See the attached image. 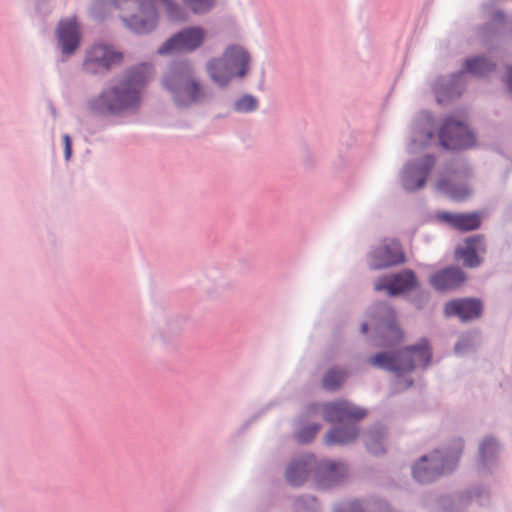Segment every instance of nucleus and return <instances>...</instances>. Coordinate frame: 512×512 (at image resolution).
I'll return each mask as SVG.
<instances>
[{"mask_svg": "<svg viewBox=\"0 0 512 512\" xmlns=\"http://www.w3.org/2000/svg\"><path fill=\"white\" fill-rule=\"evenodd\" d=\"M152 76L151 65L141 64L131 68L122 81L105 90L91 102V109L97 114L104 115L136 108L140 103L141 92Z\"/></svg>", "mask_w": 512, "mask_h": 512, "instance_id": "1", "label": "nucleus"}, {"mask_svg": "<svg viewBox=\"0 0 512 512\" xmlns=\"http://www.w3.org/2000/svg\"><path fill=\"white\" fill-rule=\"evenodd\" d=\"M366 411L347 401L328 403L324 406V418L329 422L344 423L333 428L326 435L328 444H348L356 439L358 430L350 420H359L365 417Z\"/></svg>", "mask_w": 512, "mask_h": 512, "instance_id": "2", "label": "nucleus"}, {"mask_svg": "<svg viewBox=\"0 0 512 512\" xmlns=\"http://www.w3.org/2000/svg\"><path fill=\"white\" fill-rule=\"evenodd\" d=\"M431 348L426 340L390 355L379 353L369 359L373 366L395 372L398 376L411 372L416 366L426 367L431 361Z\"/></svg>", "mask_w": 512, "mask_h": 512, "instance_id": "3", "label": "nucleus"}, {"mask_svg": "<svg viewBox=\"0 0 512 512\" xmlns=\"http://www.w3.org/2000/svg\"><path fill=\"white\" fill-rule=\"evenodd\" d=\"M163 81L180 106L200 103L206 98L205 89L193 77V69L189 63L175 65Z\"/></svg>", "mask_w": 512, "mask_h": 512, "instance_id": "4", "label": "nucleus"}, {"mask_svg": "<svg viewBox=\"0 0 512 512\" xmlns=\"http://www.w3.org/2000/svg\"><path fill=\"white\" fill-rule=\"evenodd\" d=\"M118 8H123L127 3L137 7L140 15L123 17L127 25L137 33H146L152 30L157 22L156 6L163 7L171 19H183L178 6L172 0H114Z\"/></svg>", "mask_w": 512, "mask_h": 512, "instance_id": "5", "label": "nucleus"}, {"mask_svg": "<svg viewBox=\"0 0 512 512\" xmlns=\"http://www.w3.org/2000/svg\"><path fill=\"white\" fill-rule=\"evenodd\" d=\"M462 448V446L460 447ZM461 449L455 455H442L436 451L424 456L413 468V476L420 483H428L449 472L456 465Z\"/></svg>", "mask_w": 512, "mask_h": 512, "instance_id": "6", "label": "nucleus"}, {"mask_svg": "<svg viewBox=\"0 0 512 512\" xmlns=\"http://www.w3.org/2000/svg\"><path fill=\"white\" fill-rule=\"evenodd\" d=\"M440 144L446 149H464L475 145L476 139L469 128L459 120L447 118L439 132Z\"/></svg>", "mask_w": 512, "mask_h": 512, "instance_id": "7", "label": "nucleus"}, {"mask_svg": "<svg viewBox=\"0 0 512 512\" xmlns=\"http://www.w3.org/2000/svg\"><path fill=\"white\" fill-rule=\"evenodd\" d=\"M206 32L201 27L186 28L169 38L159 49L158 53L192 52L204 42Z\"/></svg>", "mask_w": 512, "mask_h": 512, "instance_id": "8", "label": "nucleus"}, {"mask_svg": "<svg viewBox=\"0 0 512 512\" xmlns=\"http://www.w3.org/2000/svg\"><path fill=\"white\" fill-rule=\"evenodd\" d=\"M123 55L106 45H94L87 53L84 68L87 72L96 74L108 70L113 65L120 64Z\"/></svg>", "mask_w": 512, "mask_h": 512, "instance_id": "9", "label": "nucleus"}, {"mask_svg": "<svg viewBox=\"0 0 512 512\" xmlns=\"http://www.w3.org/2000/svg\"><path fill=\"white\" fill-rule=\"evenodd\" d=\"M370 268L373 270L387 268L404 262L405 256L397 240L384 241L371 254Z\"/></svg>", "mask_w": 512, "mask_h": 512, "instance_id": "10", "label": "nucleus"}, {"mask_svg": "<svg viewBox=\"0 0 512 512\" xmlns=\"http://www.w3.org/2000/svg\"><path fill=\"white\" fill-rule=\"evenodd\" d=\"M434 164L435 159L432 156H426L419 164H408L405 167L403 178L405 189L414 191L422 188Z\"/></svg>", "mask_w": 512, "mask_h": 512, "instance_id": "11", "label": "nucleus"}, {"mask_svg": "<svg viewBox=\"0 0 512 512\" xmlns=\"http://www.w3.org/2000/svg\"><path fill=\"white\" fill-rule=\"evenodd\" d=\"M416 285L417 280L415 274L410 270H405L391 277L379 279L375 283L374 289L376 291L386 290L389 295H397L413 289Z\"/></svg>", "mask_w": 512, "mask_h": 512, "instance_id": "12", "label": "nucleus"}, {"mask_svg": "<svg viewBox=\"0 0 512 512\" xmlns=\"http://www.w3.org/2000/svg\"><path fill=\"white\" fill-rule=\"evenodd\" d=\"M486 252L485 239L481 235L468 237L464 246L455 249V257L463 261L464 266L469 268L477 267L481 264L480 255Z\"/></svg>", "mask_w": 512, "mask_h": 512, "instance_id": "13", "label": "nucleus"}, {"mask_svg": "<svg viewBox=\"0 0 512 512\" xmlns=\"http://www.w3.org/2000/svg\"><path fill=\"white\" fill-rule=\"evenodd\" d=\"M446 316H458L462 321L472 320L480 316L482 304L477 299H458L445 305Z\"/></svg>", "mask_w": 512, "mask_h": 512, "instance_id": "14", "label": "nucleus"}, {"mask_svg": "<svg viewBox=\"0 0 512 512\" xmlns=\"http://www.w3.org/2000/svg\"><path fill=\"white\" fill-rule=\"evenodd\" d=\"M57 36L64 54H72L79 46L80 33L75 18L60 21Z\"/></svg>", "mask_w": 512, "mask_h": 512, "instance_id": "15", "label": "nucleus"}, {"mask_svg": "<svg viewBox=\"0 0 512 512\" xmlns=\"http://www.w3.org/2000/svg\"><path fill=\"white\" fill-rule=\"evenodd\" d=\"M464 272L457 267H449L431 276L432 286L439 291L453 290L465 281Z\"/></svg>", "mask_w": 512, "mask_h": 512, "instance_id": "16", "label": "nucleus"}, {"mask_svg": "<svg viewBox=\"0 0 512 512\" xmlns=\"http://www.w3.org/2000/svg\"><path fill=\"white\" fill-rule=\"evenodd\" d=\"M439 219L460 231L476 230L481 225V216L478 212L472 213H450L442 212Z\"/></svg>", "mask_w": 512, "mask_h": 512, "instance_id": "17", "label": "nucleus"}, {"mask_svg": "<svg viewBox=\"0 0 512 512\" xmlns=\"http://www.w3.org/2000/svg\"><path fill=\"white\" fill-rule=\"evenodd\" d=\"M223 58L233 70L235 76L242 78L247 74L250 55L243 47L238 45H231L227 47L223 54Z\"/></svg>", "mask_w": 512, "mask_h": 512, "instance_id": "18", "label": "nucleus"}, {"mask_svg": "<svg viewBox=\"0 0 512 512\" xmlns=\"http://www.w3.org/2000/svg\"><path fill=\"white\" fill-rule=\"evenodd\" d=\"M436 187L438 191L457 201L465 200L471 194L469 186L459 185L454 175L449 178L442 177L438 180Z\"/></svg>", "mask_w": 512, "mask_h": 512, "instance_id": "19", "label": "nucleus"}, {"mask_svg": "<svg viewBox=\"0 0 512 512\" xmlns=\"http://www.w3.org/2000/svg\"><path fill=\"white\" fill-rule=\"evenodd\" d=\"M207 71L209 76L216 84L226 86L228 82L235 76L228 63L221 58H214L207 63Z\"/></svg>", "mask_w": 512, "mask_h": 512, "instance_id": "20", "label": "nucleus"}, {"mask_svg": "<svg viewBox=\"0 0 512 512\" xmlns=\"http://www.w3.org/2000/svg\"><path fill=\"white\" fill-rule=\"evenodd\" d=\"M312 462V457H307L305 460L293 462L286 471L287 481L295 486L302 484L311 470L310 466Z\"/></svg>", "mask_w": 512, "mask_h": 512, "instance_id": "21", "label": "nucleus"}, {"mask_svg": "<svg viewBox=\"0 0 512 512\" xmlns=\"http://www.w3.org/2000/svg\"><path fill=\"white\" fill-rule=\"evenodd\" d=\"M312 462V457H307L305 460L293 462L286 471L287 481L295 486L302 484L311 470L310 466Z\"/></svg>", "mask_w": 512, "mask_h": 512, "instance_id": "22", "label": "nucleus"}, {"mask_svg": "<svg viewBox=\"0 0 512 512\" xmlns=\"http://www.w3.org/2000/svg\"><path fill=\"white\" fill-rule=\"evenodd\" d=\"M496 64L485 57H474L467 59L464 64V71L475 76H486L493 72Z\"/></svg>", "mask_w": 512, "mask_h": 512, "instance_id": "23", "label": "nucleus"}, {"mask_svg": "<svg viewBox=\"0 0 512 512\" xmlns=\"http://www.w3.org/2000/svg\"><path fill=\"white\" fill-rule=\"evenodd\" d=\"M345 378L346 373L344 371L331 369L326 373V375L323 378V386L326 389L334 390L342 384Z\"/></svg>", "mask_w": 512, "mask_h": 512, "instance_id": "24", "label": "nucleus"}, {"mask_svg": "<svg viewBox=\"0 0 512 512\" xmlns=\"http://www.w3.org/2000/svg\"><path fill=\"white\" fill-rule=\"evenodd\" d=\"M183 2L194 13L207 12L214 5V0H183Z\"/></svg>", "mask_w": 512, "mask_h": 512, "instance_id": "25", "label": "nucleus"}, {"mask_svg": "<svg viewBox=\"0 0 512 512\" xmlns=\"http://www.w3.org/2000/svg\"><path fill=\"white\" fill-rule=\"evenodd\" d=\"M257 108V100L251 95H245L235 104V109L239 112H250Z\"/></svg>", "mask_w": 512, "mask_h": 512, "instance_id": "26", "label": "nucleus"}, {"mask_svg": "<svg viewBox=\"0 0 512 512\" xmlns=\"http://www.w3.org/2000/svg\"><path fill=\"white\" fill-rule=\"evenodd\" d=\"M497 449L498 443L492 438H487L482 442L480 446L481 457L485 460L489 456H492L494 453H496Z\"/></svg>", "mask_w": 512, "mask_h": 512, "instance_id": "27", "label": "nucleus"}, {"mask_svg": "<svg viewBox=\"0 0 512 512\" xmlns=\"http://www.w3.org/2000/svg\"><path fill=\"white\" fill-rule=\"evenodd\" d=\"M319 428V425H312L304 428L297 434L298 441L302 443L309 442L316 435Z\"/></svg>", "mask_w": 512, "mask_h": 512, "instance_id": "28", "label": "nucleus"}, {"mask_svg": "<svg viewBox=\"0 0 512 512\" xmlns=\"http://www.w3.org/2000/svg\"><path fill=\"white\" fill-rule=\"evenodd\" d=\"M387 335L392 341L398 342L403 338V332L396 324H391L387 329Z\"/></svg>", "mask_w": 512, "mask_h": 512, "instance_id": "29", "label": "nucleus"}, {"mask_svg": "<svg viewBox=\"0 0 512 512\" xmlns=\"http://www.w3.org/2000/svg\"><path fill=\"white\" fill-rule=\"evenodd\" d=\"M63 141H64V144H65V158L66 160H68L71 156V139L69 137V135L65 134L63 136Z\"/></svg>", "mask_w": 512, "mask_h": 512, "instance_id": "30", "label": "nucleus"}, {"mask_svg": "<svg viewBox=\"0 0 512 512\" xmlns=\"http://www.w3.org/2000/svg\"><path fill=\"white\" fill-rule=\"evenodd\" d=\"M327 469H328V472L329 474H332L333 472L335 471H345V467L344 465L340 464V463H336V462H330L328 465H327Z\"/></svg>", "mask_w": 512, "mask_h": 512, "instance_id": "31", "label": "nucleus"}, {"mask_svg": "<svg viewBox=\"0 0 512 512\" xmlns=\"http://www.w3.org/2000/svg\"><path fill=\"white\" fill-rule=\"evenodd\" d=\"M506 85L508 91L512 93V65L508 66L506 70Z\"/></svg>", "mask_w": 512, "mask_h": 512, "instance_id": "32", "label": "nucleus"}, {"mask_svg": "<svg viewBox=\"0 0 512 512\" xmlns=\"http://www.w3.org/2000/svg\"><path fill=\"white\" fill-rule=\"evenodd\" d=\"M431 138H432V133L431 132H427L425 134V140L423 142L427 143Z\"/></svg>", "mask_w": 512, "mask_h": 512, "instance_id": "33", "label": "nucleus"}, {"mask_svg": "<svg viewBox=\"0 0 512 512\" xmlns=\"http://www.w3.org/2000/svg\"><path fill=\"white\" fill-rule=\"evenodd\" d=\"M362 333H366L368 331V325L366 323H363L361 326Z\"/></svg>", "mask_w": 512, "mask_h": 512, "instance_id": "34", "label": "nucleus"}, {"mask_svg": "<svg viewBox=\"0 0 512 512\" xmlns=\"http://www.w3.org/2000/svg\"><path fill=\"white\" fill-rule=\"evenodd\" d=\"M368 448L373 452V453H377L378 451L376 449H374L370 444H368Z\"/></svg>", "mask_w": 512, "mask_h": 512, "instance_id": "35", "label": "nucleus"}]
</instances>
